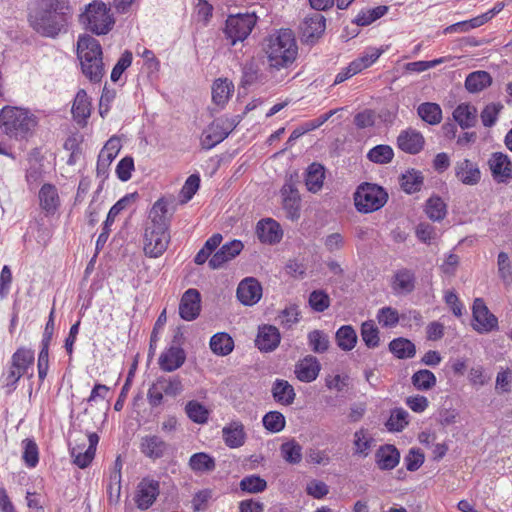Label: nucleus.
<instances>
[{
	"label": "nucleus",
	"instance_id": "obj_4",
	"mask_svg": "<svg viewBox=\"0 0 512 512\" xmlns=\"http://www.w3.org/2000/svg\"><path fill=\"white\" fill-rule=\"evenodd\" d=\"M80 21L87 30L97 35L107 34L115 23L110 8L99 1H93L86 6L85 12L80 16Z\"/></svg>",
	"mask_w": 512,
	"mask_h": 512
},
{
	"label": "nucleus",
	"instance_id": "obj_6",
	"mask_svg": "<svg viewBox=\"0 0 512 512\" xmlns=\"http://www.w3.org/2000/svg\"><path fill=\"white\" fill-rule=\"evenodd\" d=\"M39 124V112L12 106H5L0 112V128H33Z\"/></svg>",
	"mask_w": 512,
	"mask_h": 512
},
{
	"label": "nucleus",
	"instance_id": "obj_7",
	"mask_svg": "<svg viewBox=\"0 0 512 512\" xmlns=\"http://www.w3.org/2000/svg\"><path fill=\"white\" fill-rule=\"evenodd\" d=\"M256 22L255 14L246 13L229 16L226 20L225 34L231 41V45L245 40L250 35Z\"/></svg>",
	"mask_w": 512,
	"mask_h": 512
},
{
	"label": "nucleus",
	"instance_id": "obj_44",
	"mask_svg": "<svg viewBox=\"0 0 512 512\" xmlns=\"http://www.w3.org/2000/svg\"><path fill=\"white\" fill-rule=\"evenodd\" d=\"M90 106L87 93L84 90H79L75 96L72 106L73 117L81 123L90 116Z\"/></svg>",
	"mask_w": 512,
	"mask_h": 512
},
{
	"label": "nucleus",
	"instance_id": "obj_38",
	"mask_svg": "<svg viewBox=\"0 0 512 512\" xmlns=\"http://www.w3.org/2000/svg\"><path fill=\"white\" fill-rule=\"evenodd\" d=\"M335 339L341 350L350 351L356 346L358 338L351 325H343L336 331Z\"/></svg>",
	"mask_w": 512,
	"mask_h": 512
},
{
	"label": "nucleus",
	"instance_id": "obj_45",
	"mask_svg": "<svg viewBox=\"0 0 512 512\" xmlns=\"http://www.w3.org/2000/svg\"><path fill=\"white\" fill-rule=\"evenodd\" d=\"M425 212L432 221H441L447 214V206L439 196H432L426 201Z\"/></svg>",
	"mask_w": 512,
	"mask_h": 512
},
{
	"label": "nucleus",
	"instance_id": "obj_15",
	"mask_svg": "<svg viewBox=\"0 0 512 512\" xmlns=\"http://www.w3.org/2000/svg\"><path fill=\"white\" fill-rule=\"evenodd\" d=\"M236 294L242 304L252 306L261 299L262 287L258 280L248 277L239 283Z\"/></svg>",
	"mask_w": 512,
	"mask_h": 512
},
{
	"label": "nucleus",
	"instance_id": "obj_41",
	"mask_svg": "<svg viewBox=\"0 0 512 512\" xmlns=\"http://www.w3.org/2000/svg\"><path fill=\"white\" fill-rule=\"evenodd\" d=\"M374 444L373 437L369 434L368 430L361 428L354 433V454L361 457H367L370 453L371 447Z\"/></svg>",
	"mask_w": 512,
	"mask_h": 512
},
{
	"label": "nucleus",
	"instance_id": "obj_31",
	"mask_svg": "<svg viewBox=\"0 0 512 512\" xmlns=\"http://www.w3.org/2000/svg\"><path fill=\"white\" fill-rule=\"evenodd\" d=\"M234 92V84L227 78H218L212 85V101L219 107H224Z\"/></svg>",
	"mask_w": 512,
	"mask_h": 512
},
{
	"label": "nucleus",
	"instance_id": "obj_24",
	"mask_svg": "<svg viewBox=\"0 0 512 512\" xmlns=\"http://www.w3.org/2000/svg\"><path fill=\"white\" fill-rule=\"evenodd\" d=\"M375 462L380 470H392L400 462V452L392 444L381 445L375 452Z\"/></svg>",
	"mask_w": 512,
	"mask_h": 512
},
{
	"label": "nucleus",
	"instance_id": "obj_39",
	"mask_svg": "<svg viewBox=\"0 0 512 512\" xmlns=\"http://www.w3.org/2000/svg\"><path fill=\"white\" fill-rule=\"evenodd\" d=\"M210 348L213 353L219 356H226L232 352L234 341L231 336L225 332L216 333L210 339Z\"/></svg>",
	"mask_w": 512,
	"mask_h": 512
},
{
	"label": "nucleus",
	"instance_id": "obj_47",
	"mask_svg": "<svg viewBox=\"0 0 512 512\" xmlns=\"http://www.w3.org/2000/svg\"><path fill=\"white\" fill-rule=\"evenodd\" d=\"M423 179V175L420 171H407L402 175L401 188L408 194L418 192L423 185Z\"/></svg>",
	"mask_w": 512,
	"mask_h": 512
},
{
	"label": "nucleus",
	"instance_id": "obj_16",
	"mask_svg": "<svg viewBox=\"0 0 512 512\" xmlns=\"http://www.w3.org/2000/svg\"><path fill=\"white\" fill-rule=\"evenodd\" d=\"M425 144L423 135L418 130H401L397 137L398 148L408 154L420 153Z\"/></svg>",
	"mask_w": 512,
	"mask_h": 512
},
{
	"label": "nucleus",
	"instance_id": "obj_37",
	"mask_svg": "<svg viewBox=\"0 0 512 512\" xmlns=\"http://www.w3.org/2000/svg\"><path fill=\"white\" fill-rule=\"evenodd\" d=\"M389 350L399 359L412 358L416 354L414 343L406 338H396L389 343Z\"/></svg>",
	"mask_w": 512,
	"mask_h": 512
},
{
	"label": "nucleus",
	"instance_id": "obj_13",
	"mask_svg": "<svg viewBox=\"0 0 512 512\" xmlns=\"http://www.w3.org/2000/svg\"><path fill=\"white\" fill-rule=\"evenodd\" d=\"M201 310V295L197 289L190 288L184 292L179 304V315L185 321L195 320Z\"/></svg>",
	"mask_w": 512,
	"mask_h": 512
},
{
	"label": "nucleus",
	"instance_id": "obj_53",
	"mask_svg": "<svg viewBox=\"0 0 512 512\" xmlns=\"http://www.w3.org/2000/svg\"><path fill=\"white\" fill-rule=\"evenodd\" d=\"M185 412L188 418L195 423L204 424L208 421L209 411L198 401H189L185 406Z\"/></svg>",
	"mask_w": 512,
	"mask_h": 512
},
{
	"label": "nucleus",
	"instance_id": "obj_32",
	"mask_svg": "<svg viewBox=\"0 0 512 512\" xmlns=\"http://www.w3.org/2000/svg\"><path fill=\"white\" fill-rule=\"evenodd\" d=\"M271 393L277 403L285 406L291 405L296 396L293 386L284 379H276L274 381Z\"/></svg>",
	"mask_w": 512,
	"mask_h": 512
},
{
	"label": "nucleus",
	"instance_id": "obj_50",
	"mask_svg": "<svg viewBox=\"0 0 512 512\" xmlns=\"http://www.w3.org/2000/svg\"><path fill=\"white\" fill-rule=\"evenodd\" d=\"M233 130H203L200 143L203 149L210 150L226 139Z\"/></svg>",
	"mask_w": 512,
	"mask_h": 512
},
{
	"label": "nucleus",
	"instance_id": "obj_57",
	"mask_svg": "<svg viewBox=\"0 0 512 512\" xmlns=\"http://www.w3.org/2000/svg\"><path fill=\"white\" fill-rule=\"evenodd\" d=\"M281 454L284 460L290 464H298L302 460V446L295 440H290L281 445Z\"/></svg>",
	"mask_w": 512,
	"mask_h": 512
},
{
	"label": "nucleus",
	"instance_id": "obj_12",
	"mask_svg": "<svg viewBox=\"0 0 512 512\" xmlns=\"http://www.w3.org/2000/svg\"><path fill=\"white\" fill-rule=\"evenodd\" d=\"M160 492L159 482L149 478H143L137 486L135 503L140 510L150 508Z\"/></svg>",
	"mask_w": 512,
	"mask_h": 512
},
{
	"label": "nucleus",
	"instance_id": "obj_36",
	"mask_svg": "<svg viewBox=\"0 0 512 512\" xmlns=\"http://www.w3.org/2000/svg\"><path fill=\"white\" fill-rule=\"evenodd\" d=\"M492 78L486 71L470 73L465 80V88L471 93H477L490 86Z\"/></svg>",
	"mask_w": 512,
	"mask_h": 512
},
{
	"label": "nucleus",
	"instance_id": "obj_55",
	"mask_svg": "<svg viewBox=\"0 0 512 512\" xmlns=\"http://www.w3.org/2000/svg\"><path fill=\"white\" fill-rule=\"evenodd\" d=\"M388 11V7L384 5L375 8L362 10L355 18V23L359 26H367L383 17Z\"/></svg>",
	"mask_w": 512,
	"mask_h": 512
},
{
	"label": "nucleus",
	"instance_id": "obj_30",
	"mask_svg": "<svg viewBox=\"0 0 512 512\" xmlns=\"http://www.w3.org/2000/svg\"><path fill=\"white\" fill-rule=\"evenodd\" d=\"M166 448V443L159 436L146 435L141 438L140 451L148 458H161Z\"/></svg>",
	"mask_w": 512,
	"mask_h": 512
},
{
	"label": "nucleus",
	"instance_id": "obj_42",
	"mask_svg": "<svg viewBox=\"0 0 512 512\" xmlns=\"http://www.w3.org/2000/svg\"><path fill=\"white\" fill-rule=\"evenodd\" d=\"M29 130H2L0 133V154L14 159L12 149L14 141L24 138Z\"/></svg>",
	"mask_w": 512,
	"mask_h": 512
},
{
	"label": "nucleus",
	"instance_id": "obj_18",
	"mask_svg": "<svg viewBox=\"0 0 512 512\" xmlns=\"http://www.w3.org/2000/svg\"><path fill=\"white\" fill-rule=\"evenodd\" d=\"M281 335L273 325H263L258 329L255 345L261 352H272L280 344Z\"/></svg>",
	"mask_w": 512,
	"mask_h": 512
},
{
	"label": "nucleus",
	"instance_id": "obj_52",
	"mask_svg": "<svg viewBox=\"0 0 512 512\" xmlns=\"http://www.w3.org/2000/svg\"><path fill=\"white\" fill-rule=\"evenodd\" d=\"M156 383L159 385L160 390L163 391L166 396L175 397L179 395L183 390L182 381L178 376H160L156 379Z\"/></svg>",
	"mask_w": 512,
	"mask_h": 512
},
{
	"label": "nucleus",
	"instance_id": "obj_51",
	"mask_svg": "<svg viewBox=\"0 0 512 512\" xmlns=\"http://www.w3.org/2000/svg\"><path fill=\"white\" fill-rule=\"evenodd\" d=\"M413 386L420 391H428L436 385V376L427 369H421L412 375Z\"/></svg>",
	"mask_w": 512,
	"mask_h": 512
},
{
	"label": "nucleus",
	"instance_id": "obj_48",
	"mask_svg": "<svg viewBox=\"0 0 512 512\" xmlns=\"http://www.w3.org/2000/svg\"><path fill=\"white\" fill-rule=\"evenodd\" d=\"M418 115L430 125L438 124L442 119V111L436 103H422L418 107Z\"/></svg>",
	"mask_w": 512,
	"mask_h": 512
},
{
	"label": "nucleus",
	"instance_id": "obj_60",
	"mask_svg": "<svg viewBox=\"0 0 512 512\" xmlns=\"http://www.w3.org/2000/svg\"><path fill=\"white\" fill-rule=\"evenodd\" d=\"M361 337L368 348H376L379 345V331L373 321H366L362 324Z\"/></svg>",
	"mask_w": 512,
	"mask_h": 512
},
{
	"label": "nucleus",
	"instance_id": "obj_59",
	"mask_svg": "<svg viewBox=\"0 0 512 512\" xmlns=\"http://www.w3.org/2000/svg\"><path fill=\"white\" fill-rule=\"evenodd\" d=\"M263 426L271 433H278L285 428L284 415L278 411H270L263 416Z\"/></svg>",
	"mask_w": 512,
	"mask_h": 512
},
{
	"label": "nucleus",
	"instance_id": "obj_20",
	"mask_svg": "<svg viewBox=\"0 0 512 512\" xmlns=\"http://www.w3.org/2000/svg\"><path fill=\"white\" fill-rule=\"evenodd\" d=\"M186 360V353L180 346H171L164 350L159 359L158 364L162 371L173 372L179 369Z\"/></svg>",
	"mask_w": 512,
	"mask_h": 512
},
{
	"label": "nucleus",
	"instance_id": "obj_23",
	"mask_svg": "<svg viewBox=\"0 0 512 512\" xmlns=\"http://www.w3.org/2000/svg\"><path fill=\"white\" fill-rule=\"evenodd\" d=\"M243 244L240 240H232L225 243L218 251H216L209 260L211 269H218L226 262L232 260L243 250Z\"/></svg>",
	"mask_w": 512,
	"mask_h": 512
},
{
	"label": "nucleus",
	"instance_id": "obj_64",
	"mask_svg": "<svg viewBox=\"0 0 512 512\" xmlns=\"http://www.w3.org/2000/svg\"><path fill=\"white\" fill-rule=\"evenodd\" d=\"M393 156V149L388 145H377L370 149L367 154V157L370 161L378 164L389 163Z\"/></svg>",
	"mask_w": 512,
	"mask_h": 512
},
{
	"label": "nucleus",
	"instance_id": "obj_25",
	"mask_svg": "<svg viewBox=\"0 0 512 512\" xmlns=\"http://www.w3.org/2000/svg\"><path fill=\"white\" fill-rule=\"evenodd\" d=\"M416 283L415 273L403 268L398 270L392 279L391 287L396 295H407L414 291Z\"/></svg>",
	"mask_w": 512,
	"mask_h": 512
},
{
	"label": "nucleus",
	"instance_id": "obj_63",
	"mask_svg": "<svg viewBox=\"0 0 512 512\" xmlns=\"http://www.w3.org/2000/svg\"><path fill=\"white\" fill-rule=\"evenodd\" d=\"M240 489L247 493H259L266 489L267 482L258 475L245 476L240 481Z\"/></svg>",
	"mask_w": 512,
	"mask_h": 512
},
{
	"label": "nucleus",
	"instance_id": "obj_54",
	"mask_svg": "<svg viewBox=\"0 0 512 512\" xmlns=\"http://www.w3.org/2000/svg\"><path fill=\"white\" fill-rule=\"evenodd\" d=\"M222 241V235L217 233L208 238L204 246L198 251L194 258V262L198 265L204 264L211 254L216 250Z\"/></svg>",
	"mask_w": 512,
	"mask_h": 512
},
{
	"label": "nucleus",
	"instance_id": "obj_40",
	"mask_svg": "<svg viewBox=\"0 0 512 512\" xmlns=\"http://www.w3.org/2000/svg\"><path fill=\"white\" fill-rule=\"evenodd\" d=\"M189 467L196 473L211 472L215 469V459L205 452H198L191 455Z\"/></svg>",
	"mask_w": 512,
	"mask_h": 512
},
{
	"label": "nucleus",
	"instance_id": "obj_33",
	"mask_svg": "<svg viewBox=\"0 0 512 512\" xmlns=\"http://www.w3.org/2000/svg\"><path fill=\"white\" fill-rule=\"evenodd\" d=\"M39 201L47 215L54 214L60 203L56 187L52 184H44L39 191Z\"/></svg>",
	"mask_w": 512,
	"mask_h": 512
},
{
	"label": "nucleus",
	"instance_id": "obj_2",
	"mask_svg": "<svg viewBox=\"0 0 512 512\" xmlns=\"http://www.w3.org/2000/svg\"><path fill=\"white\" fill-rule=\"evenodd\" d=\"M269 66L275 69L287 68L296 59L298 46L290 29H280L269 35L263 44Z\"/></svg>",
	"mask_w": 512,
	"mask_h": 512
},
{
	"label": "nucleus",
	"instance_id": "obj_58",
	"mask_svg": "<svg viewBox=\"0 0 512 512\" xmlns=\"http://www.w3.org/2000/svg\"><path fill=\"white\" fill-rule=\"evenodd\" d=\"M308 303L313 311L321 313L329 308L331 300L326 291L318 289L310 293Z\"/></svg>",
	"mask_w": 512,
	"mask_h": 512
},
{
	"label": "nucleus",
	"instance_id": "obj_17",
	"mask_svg": "<svg viewBox=\"0 0 512 512\" xmlns=\"http://www.w3.org/2000/svg\"><path fill=\"white\" fill-rule=\"evenodd\" d=\"M256 234L260 242L265 244L279 243L283 237L280 224L272 218L260 220L256 225Z\"/></svg>",
	"mask_w": 512,
	"mask_h": 512
},
{
	"label": "nucleus",
	"instance_id": "obj_46",
	"mask_svg": "<svg viewBox=\"0 0 512 512\" xmlns=\"http://www.w3.org/2000/svg\"><path fill=\"white\" fill-rule=\"evenodd\" d=\"M308 345L314 353H325L330 346L329 336L322 330H312L307 335Z\"/></svg>",
	"mask_w": 512,
	"mask_h": 512
},
{
	"label": "nucleus",
	"instance_id": "obj_5",
	"mask_svg": "<svg viewBox=\"0 0 512 512\" xmlns=\"http://www.w3.org/2000/svg\"><path fill=\"white\" fill-rule=\"evenodd\" d=\"M387 200V192L381 186L372 183L361 184L354 194L356 209L365 214L381 209Z\"/></svg>",
	"mask_w": 512,
	"mask_h": 512
},
{
	"label": "nucleus",
	"instance_id": "obj_56",
	"mask_svg": "<svg viewBox=\"0 0 512 512\" xmlns=\"http://www.w3.org/2000/svg\"><path fill=\"white\" fill-rule=\"evenodd\" d=\"M409 413L403 408H395L391 411L390 417L386 422L389 431L400 432L408 425Z\"/></svg>",
	"mask_w": 512,
	"mask_h": 512
},
{
	"label": "nucleus",
	"instance_id": "obj_21",
	"mask_svg": "<svg viewBox=\"0 0 512 512\" xmlns=\"http://www.w3.org/2000/svg\"><path fill=\"white\" fill-rule=\"evenodd\" d=\"M26 168V182L30 190L36 189L44 178V163L38 151L29 154Z\"/></svg>",
	"mask_w": 512,
	"mask_h": 512
},
{
	"label": "nucleus",
	"instance_id": "obj_29",
	"mask_svg": "<svg viewBox=\"0 0 512 512\" xmlns=\"http://www.w3.org/2000/svg\"><path fill=\"white\" fill-rule=\"evenodd\" d=\"M121 149V141L119 138L113 136L111 137L101 149L98 155L97 161V171L100 173L101 171L105 172L106 168L111 164V162L116 158L119 151Z\"/></svg>",
	"mask_w": 512,
	"mask_h": 512
},
{
	"label": "nucleus",
	"instance_id": "obj_27",
	"mask_svg": "<svg viewBox=\"0 0 512 512\" xmlns=\"http://www.w3.org/2000/svg\"><path fill=\"white\" fill-rule=\"evenodd\" d=\"M222 438L229 448L235 449L244 445L246 433L244 425L239 421H232L222 429Z\"/></svg>",
	"mask_w": 512,
	"mask_h": 512
},
{
	"label": "nucleus",
	"instance_id": "obj_8",
	"mask_svg": "<svg viewBox=\"0 0 512 512\" xmlns=\"http://www.w3.org/2000/svg\"><path fill=\"white\" fill-rule=\"evenodd\" d=\"M170 233L168 229L145 228L143 236V250L150 258L160 257L168 248Z\"/></svg>",
	"mask_w": 512,
	"mask_h": 512
},
{
	"label": "nucleus",
	"instance_id": "obj_1",
	"mask_svg": "<svg viewBox=\"0 0 512 512\" xmlns=\"http://www.w3.org/2000/svg\"><path fill=\"white\" fill-rule=\"evenodd\" d=\"M69 14L70 6L66 0H33L28 20L41 36L55 38L66 30Z\"/></svg>",
	"mask_w": 512,
	"mask_h": 512
},
{
	"label": "nucleus",
	"instance_id": "obj_61",
	"mask_svg": "<svg viewBox=\"0 0 512 512\" xmlns=\"http://www.w3.org/2000/svg\"><path fill=\"white\" fill-rule=\"evenodd\" d=\"M381 55V51L376 48L367 49L360 57L352 61L350 64L353 66L357 73L370 67Z\"/></svg>",
	"mask_w": 512,
	"mask_h": 512
},
{
	"label": "nucleus",
	"instance_id": "obj_49",
	"mask_svg": "<svg viewBox=\"0 0 512 512\" xmlns=\"http://www.w3.org/2000/svg\"><path fill=\"white\" fill-rule=\"evenodd\" d=\"M22 460L26 467L35 468L39 463V449L33 439L26 438L22 441Z\"/></svg>",
	"mask_w": 512,
	"mask_h": 512
},
{
	"label": "nucleus",
	"instance_id": "obj_28",
	"mask_svg": "<svg viewBox=\"0 0 512 512\" xmlns=\"http://www.w3.org/2000/svg\"><path fill=\"white\" fill-rule=\"evenodd\" d=\"M455 176L463 184L475 185L479 182L481 173L475 163L469 159H463L455 165Z\"/></svg>",
	"mask_w": 512,
	"mask_h": 512
},
{
	"label": "nucleus",
	"instance_id": "obj_26",
	"mask_svg": "<svg viewBox=\"0 0 512 512\" xmlns=\"http://www.w3.org/2000/svg\"><path fill=\"white\" fill-rule=\"evenodd\" d=\"M167 212V201H165L163 198L158 199L153 204L149 212L148 222L146 223L145 228L169 230L170 221L167 217Z\"/></svg>",
	"mask_w": 512,
	"mask_h": 512
},
{
	"label": "nucleus",
	"instance_id": "obj_11",
	"mask_svg": "<svg viewBox=\"0 0 512 512\" xmlns=\"http://www.w3.org/2000/svg\"><path fill=\"white\" fill-rule=\"evenodd\" d=\"M136 194H127L121 199H119L109 210L108 215L106 217V220L103 223L102 232L98 236L96 240V252L98 253L100 250L103 249L104 245L106 244L111 228L110 224H113L115 221V218L120 214L121 211H123L135 198Z\"/></svg>",
	"mask_w": 512,
	"mask_h": 512
},
{
	"label": "nucleus",
	"instance_id": "obj_62",
	"mask_svg": "<svg viewBox=\"0 0 512 512\" xmlns=\"http://www.w3.org/2000/svg\"><path fill=\"white\" fill-rule=\"evenodd\" d=\"M401 319L398 311L390 306L382 307L378 310L377 320L378 323L385 328L395 327Z\"/></svg>",
	"mask_w": 512,
	"mask_h": 512
},
{
	"label": "nucleus",
	"instance_id": "obj_19",
	"mask_svg": "<svg viewBox=\"0 0 512 512\" xmlns=\"http://www.w3.org/2000/svg\"><path fill=\"white\" fill-rule=\"evenodd\" d=\"M488 164L497 182H507L512 178V164L507 155L495 152L491 155Z\"/></svg>",
	"mask_w": 512,
	"mask_h": 512
},
{
	"label": "nucleus",
	"instance_id": "obj_43",
	"mask_svg": "<svg viewBox=\"0 0 512 512\" xmlns=\"http://www.w3.org/2000/svg\"><path fill=\"white\" fill-rule=\"evenodd\" d=\"M34 363V351L28 348H19L11 357L13 369H18L23 374L28 373V369Z\"/></svg>",
	"mask_w": 512,
	"mask_h": 512
},
{
	"label": "nucleus",
	"instance_id": "obj_14",
	"mask_svg": "<svg viewBox=\"0 0 512 512\" xmlns=\"http://www.w3.org/2000/svg\"><path fill=\"white\" fill-rule=\"evenodd\" d=\"M281 196L287 218L297 220L300 217V195L291 181L283 185L281 188Z\"/></svg>",
	"mask_w": 512,
	"mask_h": 512
},
{
	"label": "nucleus",
	"instance_id": "obj_3",
	"mask_svg": "<svg viewBox=\"0 0 512 512\" xmlns=\"http://www.w3.org/2000/svg\"><path fill=\"white\" fill-rule=\"evenodd\" d=\"M77 56L83 74L92 82H99L104 75L102 48L99 41L90 35L80 36L77 42Z\"/></svg>",
	"mask_w": 512,
	"mask_h": 512
},
{
	"label": "nucleus",
	"instance_id": "obj_9",
	"mask_svg": "<svg viewBox=\"0 0 512 512\" xmlns=\"http://www.w3.org/2000/svg\"><path fill=\"white\" fill-rule=\"evenodd\" d=\"M472 317L476 322L473 329L480 334H486L498 329V319L492 314L482 298H476L472 305Z\"/></svg>",
	"mask_w": 512,
	"mask_h": 512
},
{
	"label": "nucleus",
	"instance_id": "obj_10",
	"mask_svg": "<svg viewBox=\"0 0 512 512\" xmlns=\"http://www.w3.org/2000/svg\"><path fill=\"white\" fill-rule=\"evenodd\" d=\"M326 29V18L320 13L306 16L300 25L302 40L306 44H314Z\"/></svg>",
	"mask_w": 512,
	"mask_h": 512
},
{
	"label": "nucleus",
	"instance_id": "obj_34",
	"mask_svg": "<svg viewBox=\"0 0 512 512\" xmlns=\"http://www.w3.org/2000/svg\"><path fill=\"white\" fill-rule=\"evenodd\" d=\"M477 109L469 103L459 104L453 111V118L460 128H472L477 121Z\"/></svg>",
	"mask_w": 512,
	"mask_h": 512
},
{
	"label": "nucleus",
	"instance_id": "obj_35",
	"mask_svg": "<svg viewBox=\"0 0 512 512\" xmlns=\"http://www.w3.org/2000/svg\"><path fill=\"white\" fill-rule=\"evenodd\" d=\"M325 179V168L320 163H312L306 169L305 175V184L307 189L312 192H318L322 186Z\"/></svg>",
	"mask_w": 512,
	"mask_h": 512
},
{
	"label": "nucleus",
	"instance_id": "obj_22",
	"mask_svg": "<svg viewBox=\"0 0 512 512\" xmlns=\"http://www.w3.org/2000/svg\"><path fill=\"white\" fill-rule=\"evenodd\" d=\"M321 370V364L313 355H307L295 365V374L299 381L310 383L314 381Z\"/></svg>",
	"mask_w": 512,
	"mask_h": 512
}]
</instances>
